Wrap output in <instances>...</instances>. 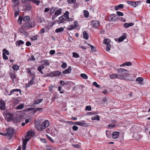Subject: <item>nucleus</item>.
<instances>
[{
  "label": "nucleus",
  "mask_w": 150,
  "mask_h": 150,
  "mask_svg": "<svg viewBox=\"0 0 150 150\" xmlns=\"http://www.w3.org/2000/svg\"><path fill=\"white\" fill-rule=\"evenodd\" d=\"M13 133V129L9 128L7 129L6 132L5 133V136L10 139L12 137Z\"/></svg>",
  "instance_id": "f257e3e1"
},
{
  "label": "nucleus",
  "mask_w": 150,
  "mask_h": 150,
  "mask_svg": "<svg viewBox=\"0 0 150 150\" xmlns=\"http://www.w3.org/2000/svg\"><path fill=\"white\" fill-rule=\"evenodd\" d=\"M50 122L48 120H46L43 122L40 125V129L42 131L49 126Z\"/></svg>",
  "instance_id": "f03ea898"
},
{
  "label": "nucleus",
  "mask_w": 150,
  "mask_h": 150,
  "mask_svg": "<svg viewBox=\"0 0 150 150\" xmlns=\"http://www.w3.org/2000/svg\"><path fill=\"white\" fill-rule=\"evenodd\" d=\"M61 74V72L59 71H54L49 74H47V75L46 76H57L60 75Z\"/></svg>",
  "instance_id": "7ed1b4c3"
},
{
  "label": "nucleus",
  "mask_w": 150,
  "mask_h": 150,
  "mask_svg": "<svg viewBox=\"0 0 150 150\" xmlns=\"http://www.w3.org/2000/svg\"><path fill=\"white\" fill-rule=\"evenodd\" d=\"M118 18V17L117 15L115 14H113L109 17V20L110 21H114L117 20Z\"/></svg>",
  "instance_id": "20e7f679"
},
{
  "label": "nucleus",
  "mask_w": 150,
  "mask_h": 150,
  "mask_svg": "<svg viewBox=\"0 0 150 150\" xmlns=\"http://www.w3.org/2000/svg\"><path fill=\"white\" fill-rule=\"evenodd\" d=\"M35 77H33L32 79L26 85V87H29L30 86L32 85H35V82L34 81V80L35 79Z\"/></svg>",
  "instance_id": "39448f33"
},
{
  "label": "nucleus",
  "mask_w": 150,
  "mask_h": 150,
  "mask_svg": "<svg viewBox=\"0 0 150 150\" xmlns=\"http://www.w3.org/2000/svg\"><path fill=\"white\" fill-rule=\"evenodd\" d=\"M117 72L119 74H125L127 73V70L122 68H120L118 69Z\"/></svg>",
  "instance_id": "423d86ee"
},
{
  "label": "nucleus",
  "mask_w": 150,
  "mask_h": 150,
  "mask_svg": "<svg viewBox=\"0 0 150 150\" xmlns=\"http://www.w3.org/2000/svg\"><path fill=\"white\" fill-rule=\"evenodd\" d=\"M99 25V23L98 21H94L92 22V25L95 28H97Z\"/></svg>",
  "instance_id": "0eeeda50"
},
{
  "label": "nucleus",
  "mask_w": 150,
  "mask_h": 150,
  "mask_svg": "<svg viewBox=\"0 0 150 150\" xmlns=\"http://www.w3.org/2000/svg\"><path fill=\"white\" fill-rule=\"evenodd\" d=\"M5 103L2 100H0V109L1 110H4L5 108Z\"/></svg>",
  "instance_id": "6e6552de"
},
{
  "label": "nucleus",
  "mask_w": 150,
  "mask_h": 150,
  "mask_svg": "<svg viewBox=\"0 0 150 150\" xmlns=\"http://www.w3.org/2000/svg\"><path fill=\"white\" fill-rule=\"evenodd\" d=\"M59 19L60 20H64L65 21H71V19L67 18V17H66L65 16H62L61 17L59 18Z\"/></svg>",
  "instance_id": "1a4fd4ad"
},
{
  "label": "nucleus",
  "mask_w": 150,
  "mask_h": 150,
  "mask_svg": "<svg viewBox=\"0 0 150 150\" xmlns=\"http://www.w3.org/2000/svg\"><path fill=\"white\" fill-rule=\"evenodd\" d=\"M33 132L30 131H28L27 133V135L25 137L30 138V139L31 137L33 135Z\"/></svg>",
  "instance_id": "9d476101"
},
{
  "label": "nucleus",
  "mask_w": 150,
  "mask_h": 150,
  "mask_svg": "<svg viewBox=\"0 0 150 150\" xmlns=\"http://www.w3.org/2000/svg\"><path fill=\"white\" fill-rule=\"evenodd\" d=\"M9 74L12 81L14 82V79L16 77L15 73L13 72H10Z\"/></svg>",
  "instance_id": "9b49d317"
},
{
  "label": "nucleus",
  "mask_w": 150,
  "mask_h": 150,
  "mask_svg": "<svg viewBox=\"0 0 150 150\" xmlns=\"http://www.w3.org/2000/svg\"><path fill=\"white\" fill-rule=\"evenodd\" d=\"M62 13V9L61 8H59L55 11L54 14L57 16L58 15L61 14Z\"/></svg>",
  "instance_id": "f8f14e48"
},
{
  "label": "nucleus",
  "mask_w": 150,
  "mask_h": 150,
  "mask_svg": "<svg viewBox=\"0 0 150 150\" xmlns=\"http://www.w3.org/2000/svg\"><path fill=\"white\" fill-rule=\"evenodd\" d=\"M41 63L44 65L47 66L49 65L50 64L49 61L47 59L43 60L41 62Z\"/></svg>",
  "instance_id": "ddd939ff"
},
{
  "label": "nucleus",
  "mask_w": 150,
  "mask_h": 150,
  "mask_svg": "<svg viewBox=\"0 0 150 150\" xmlns=\"http://www.w3.org/2000/svg\"><path fill=\"white\" fill-rule=\"evenodd\" d=\"M119 135V132H114L112 134V137L113 138L116 139L118 137Z\"/></svg>",
  "instance_id": "4468645a"
},
{
  "label": "nucleus",
  "mask_w": 150,
  "mask_h": 150,
  "mask_svg": "<svg viewBox=\"0 0 150 150\" xmlns=\"http://www.w3.org/2000/svg\"><path fill=\"white\" fill-rule=\"evenodd\" d=\"M134 24L133 23H125L124 24L123 26L125 28H128L130 26L133 25Z\"/></svg>",
  "instance_id": "2eb2a0df"
},
{
  "label": "nucleus",
  "mask_w": 150,
  "mask_h": 150,
  "mask_svg": "<svg viewBox=\"0 0 150 150\" xmlns=\"http://www.w3.org/2000/svg\"><path fill=\"white\" fill-rule=\"evenodd\" d=\"M71 67L69 66L67 69H66L63 71V73L64 74L69 73L71 72Z\"/></svg>",
  "instance_id": "dca6fc26"
},
{
  "label": "nucleus",
  "mask_w": 150,
  "mask_h": 150,
  "mask_svg": "<svg viewBox=\"0 0 150 150\" xmlns=\"http://www.w3.org/2000/svg\"><path fill=\"white\" fill-rule=\"evenodd\" d=\"M15 92H19L20 93H21V90L19 89H14L12 90L10 92V93L8 94V95L10 96L12 94V93Z\"/></svg>",
  "instance_id": "f3484780"
},
{
  "label": "nucleus",
  "mask_w": 150,
  "mask_h": 150,
  "mask_svg": "<svg viewBox=\"0 0 150 150\" xmlns=\"http://www.w3.org/2000/svg\"><path fill=\"white\" fill-rule=\"evenodd\" d=\"M33 23L30 21L27 23L26 24V27L28 28H32L33 27Z\"/></svg>",
  "instance_id": "a211bd4d"
},
{
  "label": "nucleus",
  "mask_w": 150,
  "mask_h": 150,
  "mask_svg": "<svg viewBox=\"0 0 150 150\" xmlns=\"http://www.w3.org/2000/svg\"><path fill=\"white\" fill-rule=\"evenodd\" d=\"M24 43V42L21 40H18L16 42V45L18 47L20 46L21 45L23 44Z\"/></svg>",
  "instance_id": "6ab92c4d"
},
{
  "label": "nucleus",
  "mask_w": 150,
  "mask_h": 150,
  "mask_svg": "<svg viewBox=\"0 0 150 150\" xmlns=\"http://www.w3.org/2000/svg\"><path fill=\"white\" fill-rule=\"evenodd\" d=\"M91 120H100L99 117L98 115H96L93 116L91 117Z\"/></svg>",
  "instance_id": "aec40b11"
},
{
  "label": "nucleus",
  "mask_w": 150,
  "mask_h": 150,
  "mask_svg": "<svg viewBox=\"0 0 150 150\" xmlns=\"http://www.w3.org/2000/svg\"><path fill=\"white\" fill-rule=\"evenodd\" d=\"M83 38L86 40H88V34L86 31H84L83 33Z\"/></svg>",
  "instance_id": "412c9836"
},
{
  "label": "nucleus",
  "mask_w": 150,
  "mask_h": 150,
  "mask_svg": "<svg viewBox=\"0 0 150 150\" xmlns=\"http://www.w3.org/2000/svg\"><path fill=\"white\" fill-rule=\"evenodd\" d=\"M136 81H138V83L140 84H142L143 82V79L142 78L139 77H138L136 79Z\"/></svg>",
  "instance_id": "4be33fe9"
},
{
  "label": "nucleus",
  "mask_w": 150,
  "mask_h": 150,
  "mask_svg": "<svg viewBox=\"0 0 150 150\" xmlns=\"http://www.w3.org/2000/svg\"><path fill=\"white\" fill-rule=\"evenodd\" d=\"M70 83V82H64L63 81H60V83L61 84V85L62 86H63L64 85H67L68 84H69Z\"/></svg>",
  "instance_id": "5701e85b"
},
{
  "label": "nucleus",
  "mask_w": 150,
  "mask_h": 150,
  "mask_svg": "<svg viewBox=\"0 0 150 150\" xmlns=\"http://www.w3.org/2000/svg\"><path fill=\"white\" fill-rule=\"evenodd\" d=\"M82 88L78 86H75L72 89V91H76L80 89H81Z\"/></svg>",
  "instance_id": "b1692460"
},
{
  "label": "nucleus",
  "mask_w": 150,
  "mask_h": 150,
  "mask_svg": "<svg viewBox=\"0 0 150 150\" xmlns=\"http://www.w3.org/2000/svg\"><path fill=\"white\" fill-rule=\"evenodd\" d=\"M64 30V28L63 27H61L59 28H57L55 32L56 33H59L63 31Z\"/></svg>",
  "instance_id": "393cba45"
},
{
  "label": "nucleus",
  "mask_w": 150,
  "mask_h": 150,
  "mask_svg": "<svg viewBox=\"0 0 150 150\" xmlns=\"http://www.w3.org/2000/svg\"><path fill=\"white\" fill-rule=\"evenodd\" d=\"M45 68V66L43 64H42L39 66L37 68L38 71L41 70Z\"/></svg>",
  "instance_id": "a878e982"
},
{
  "label": "nucleus",
  "mask_w": 150,
  "mask_h": 150,
  "mask_svg": "<svg viewBox=\"0 0 150 150\" xmlns=\"http://www.w3.org/2000/svg\"><path fill=\"white\" fill-rule=\"evenodd\" d=\"M24 105L22 104H21L19 105L16 107L15 109L16 110H20L22 109L24 107Z\"/></svg>",
  "instance_id": "bb28decb"
},
{
  "label": "nucleus",
  "mask_w": 150,
  "mask_h": 150,
  "mask_svg": "<svg viewBox=\"0 0 150 150\" xmlns=\"http://www.w3.org/2000/svg\"><path fill=\"white\" fill-rule=\"evenodd\" d=\"M42 100V99H41L35 100L33 104H38L40 103Z\"/></svg>",
  "instance_id": "cd10ccee"
},
{
  "label": "nucleus",
  "mask_w": 150,
  "mask_h": 150,
  "mask_svg": "<svg viewBox=\"0 0 150 150\" xmlns=\"http://www.w3.org/2000/svg\"><path fill=\"white\" fill-rule=\"evenodd\" d=\"M110 77L111 79H115L118 77V75L117 74H110Z\"/></svg>",
  "instance_id": "c85d7f7f"
},
{
  "label": "nucleus",
  "mask_w": 150,
  "mask_h": 150,
  "mask_svg": "<svg viewBox=\"0 0 150 150\" xmlns=\"http://www.w3.org/2000/svg\"><path fill=\"white\" fill-rule=\"evenodd\" d=\"M126 38V35H124L123 36L120 37L118 39L119 42H121L124 39Z\"/></svg>",
  "instance_id": "c756f323"
},
{
  "label": "nucleus",
  "mask_w": 150,
  "mask_h": 150,
  "mask_svg": "<svg viewBox=\"0 0 150 150\" xmlns=\"http://www.w3.org/2000/svg\"><path fill=\"white\" fill-rule=\"evenodd\" d=\"M77 25L75 24L74 25H71L69 26V30H71L75 28Z\"/></svg>",
  "instance_id": "7c9ffc66"
},
{
  "label": "nucleus",
  "mask_w": 150,
  "mask_h": 150,
  "mask_svg": "<svg viewBox=\"0 0 150 150\" xmlns=\"http://www.w3.org/2000/svg\"><path fill=\"white\" fill-rule=\"evenodd\" d=\"M42 108H31L30 110H33L34 109L35 110L34 111V113H35L38 111H40L42 110Z\"/></svg>",
  "instance_id": "2f4dec72"
},
{
  "label": "nucleus",
  "mask_w": 150,
  "mask_h": 150,
  "mask_svg": "<svg viewBox=\"0 0 150 150\" xmlns=\"http://www.w3.org/2000/svg\"><path fill=\"white\" fill-rule=\"evenodd\" d=\"M110 40L109 39H105L103 41V43L107 45L108 44H110Z\"/></svg>",
  "instance_id": "473e14b6"
},
{
  "label": "nucleus",
  "mask_w": 150,
  "mask_h": 150,
  "mask_svg": "<svg viewBox=\"0 0 150 150\" xmlns=\"http://www.w3.org/2000/svg\"><path fill=\"white\" fill-rule=\"evenodd\" d=\"M25 139L23 140V143L26 144L28 142L30 139V138L25 137Z\"/></svg>",
  "instance_id": "72a5a7b5"
},
{
  "label": "nucleus",
  "mask_w": 150,
  "mask_h": 150,
  "mask_svg": "<svg viewBox=\"0 0 150 150\" xmlns=\"http://www.w3.org/2000/svg\"><path fill=\"white\" fill-rule=\"evenodd\" d=\"M80 76L81 77L84 79H87L88 78L87 76L85 74H81Z\"/></svg>",
  "instance_id": "f704fd0d"
},
{
  "label": "nucleus",
  "mask_w": 150,
  "mask_h": 150,
  "mask_svg": "<svg viewBox=\"0 0 150 150\" xmlns=\"http://www.w3.org/2000/svg\"><path fill=\"white\" fill-rule=\"evenodd\" d=\"M12 68L15 70H17L19 69V67L18 66L16 65H14L12 66Z\"/></svg>",
  "instance_id": "c9c22d12"
},
{
  "label": "nucleus",
  "mask_w": 150,
  "mask_h": 150,
  "mask_svg": "<svg viewBox=\"0 0 150 150\" xmlns=\"http://www.w3.org/2000/svg\"><path fill=\"white\" fill-rule=\"evenodd\" d=\"M84 15L86 17H88L89 16V13L86 10L83 11Z\"/></svg>",
  "instance_id": "e433bc0d"
},
{
  "label": "nucleus",
  "mask_w": 150,
  "mask_h": 150,
  "mask_svg": "<svg viewBox=\"0 0 150 150\" xmlns=\"http://www.w3.org/2000/svg\"><path fill=\"white\" fill-rule=\"evenodd\" d=\"M106 50L107 51H108L110 50L111 48V45L110 44H108L107 45H106Z\"/></svg>",
  "instance_id": "4c0bfd02"
},
{
  "label": "nucleus",
  "mask_w": 150,
  "mask_h": 150,
  "mask_svg": "<svg viewBox=\"0 0 150 150\" xmlns=\"http://www.w3.org/2000/svg\"><path fill=\"white\" fill-rule=\"evenodd\" d=\"M40 125L39 123H36L35 125V127L37 129L40 131Z\"/></svg>",
  "instance_id": "58836bf2"
},
{
  "label": "nucleus",
  "mask_w": 150,
  "mask_h": 150,
  "mask_svg": "<svg viewBox=\"0 0 150 150\" xmlns=\"http://www.w3.org/2000/svg\"><path fill=\"white\" fill-rule=\"evenodd\" d=\"M30 60L33 61H35V59L33 56L32 55L31 57L29 58L28 61Z\"/></svg>",
  "instance_id": "ea45409f"
},
{
  "label": "nucleus",
  "mask_w": 150,
  "mask_h": 150,
  "mask_svg": "<svg viewBox=\"0 0 150 150\" xmlns=\"http://www.w3.org/2000/svg\"><path fill=\"white\" fill-rule=\"evenodd\" d=\"M32 2L35 4L37 5H38L40 3V1H38L37 0H33Z\"/></svg>",
  "instance_id": "a19ab883"
},
{
  "label": "nucleus",
  "mask_w": 150,
  "mask_h": 150,
  "mask_svg": "<svg viewBox=\"0 0 150 150\" xmlns=\"http://www.w3.org/2000/svg\"><path fill=\"white\" fill-rule=\"evenodd\" d=\"M13 101L14 105H16L19 102V100L16 98H14Z\"/></svg>",
  "instance_id": "79ce46f5"
},
{
  "label": "nucleus",
  "mask_w": 150,
  "mask_h": 150,
  "mask_svg": "<svg viewBox=\"0 0 150 150\" xmlns=\"http://www.w3.org/2000/svg\"><path fill=\"white\" fill-rule=\"evenodd\" d=\"M115 125L110 124L108 125V127L109 129H111L115 127Z\"/></svg>",
  "instance_id": "37998d69"
},
{
  "label": "nucleus",
  "mask_w": 150,
  "mask_h": 150,
  "mask_svg": "<svg viewBox=\"0 0 150 150\" xmlns=\"http://www.w3.org/2000/svg\"><path fill=\"white\" fill-rule=\"evenodd\" d=\"M76 2V0H68L67 2L69 4H74Z\"/></svg>",
  "instance_id": "c03bdc74"
},
{
  "label": "nucleus",
  "mask_w": 150,
  "mask_h": 150,
  "mask_svg": "<svg viewBox=\"0 0 150 150\" xmlns=\"http://www.w3.org/2000/svg\"><path fill=\"white\" fill-rule=\"evenodd\" d=\"M46 136L47 137V138L51 142H52V143L54 142V140L52 139V138L50 137L47 134L46 135Z\"/></svg>",
  "instance_id": "a18cd8bd"
},
{
  "label": "nucleus",
  "mask_w": 150,
  "mask_h": 150,
  "mask_svg": "<svg viewBox=\"0 0 150 150\" xmlns=\"http://www.w3.org/2000/svg\"><path fill=\"white\" fill-rule=\"evenodd\" d=\"M3 54H6L7 55H9V52L8 50L4 49L3 50Z\"/></svg>",
  "instance_id": "49530a36"
},
{
  "label": "nucleus",
  "mask_w": 150,
  "mask_h": 150,
  "mask_svg": "<svg viewBox=\"0 0 150 150\" xmlns=\"http://www.w3.org/2000/svg\"><path fill=\"white\" fill-rule=\"evenodd\" d=\"M73 57H74L75 58H77L79 57V55L76 53V52H73Z\"/></svg>",
  "instance_id": "de8ad7c7"
},
{
  "label": "nucleus",
  "mask_w": 150,
  "mask_h": 150,
  "mask_svg": "<svg viewBox=\"0 0 150 150\" xmlns=\"http://www.w3.org/2000/svg\"><path fill=\"white\" fill-rule=\"evenodd\" d=\"M22 19L21 16H20L18 20V22L19 24H21L22 23Z\"/></svg>",
  "instance_id": "09e8293b"
},
{
  "label": "nucleus",
  "mask_w": 150,
  "mask_h": 150,
  "mask_svg": "<svg viewBox=\"0 0 150 150\" xmlns=\"http://www.w3.org/2000/svg\"><path fill=\"white\" fill-rule=\"evenodd\" d=\"M23 19L24 21H27L30 20V17L28 16H25L24 18Z\"/></svg>",
  "instance_id": "8fccbe9b"
},
{
  "label": "nucleus",
  "mask_w": 150,
  "mask_h": 150,
  "mask_svg": "<svg viewBox=\"0 0 150 150\" xmlns=\"http://www.w3.org/2000/svg\"><path fill=\"white\" fill-rule=\"evenodd\" d=\"M116 13L117 15L119 16H122L124 15L123 13L119 11H117Z\"/></svg>",
  "instance_id": "3c124183"
},
{
  "label": "nucleus",
  "mask_w": 150,
  "mask_h": 150,
  "mask_svg": "<svg viewBox=\"0 0 150 150\" xmlns=\"http://www.w3.org/2000/svg\"><path fill=\"white\" fill-rule=\"evenodd\" d=\"M85 110H86L90 111L91 110V107L90 105L87 106L86 107Z\"/></svg>",
  "instance_id": "603ef678"
},
{
  "label": "nucleus",
  "mask_w": 150,
  "mask_h": 150,
  "mask_svg": "<svg viewBox=\"0 0 150 150\" xmlns=\"http://www.w3.org/2000/svg\"><path fill=\"white\" fill-rule=\"evenodd\" d=\"M124 64L127 66H129L131 65L132 64L130 62H126L124 63Z\"/></svg>",
  "instance_id": "864d4df0"
},
{
  "label": "nucleus",
  "mask_w": 150,
  "mask_h": 150,
  "mask_svg": "<svg viewBox=\"0 0 150 150\" xmlns=\"http://www.w3.org/2000/svg\"><path fill=\"white\" fill-rule=\"evenodd\" d=\"M67 64L66 63L63 62V64L61 65V67L64 69H65L67 67Z\"/></svg>",
  "instance_id": "5fc2aeb1"
},
{
  "label": "nucleus",
  "mask_w": 150,
  "mask_h": 150,
  "mask_svg": "<svg viewBox=\"0 0 150 150\" xmlns=\"http://www.w3.org/2000/svg\"><path fill=\"white\" fill-rule=\"evenodd\" d=\"M55 10L54 7H52L51 8L50 10V13L51 14L53 13L54 11Z\"/></svg>",
  "instance_id": "6e6d98bb"
},
{
  "label": "nucleus",
  "mask_w": 150,
  "mask_h": 150,
  "mask_svg": "<svg viewBox=\"0 0 150 150\" xmlns=\"http://www.w3.org/2000/svg\"><path fill=\"white\" fill-rule=\"evenodd\" d=\"M93 85L94 86H95L96 88H99L100 87V86L98 85L97 83L95 81L93 83Z\"/></svg>",
  "instance_id": "4d7b16f0"
},
{
  "label": "nucleus",
  "mask_w": 150,
  "mask_h": 150,
  "mask_svg": "<svg viewBox=\"0 0 150 150\" xmlns=\"http://www.w3.org/2000/svg\"><path fill=\"white\" fill-rule=\"evenodd\" d=\"M19 11H16L14 13V16L15 17H16L18 16L19 15Z\"/></svg>",
  "instance_id": "13d9d810"
},
{
  "label": "nucleus",
  "mask_w": 150,
  "mask_h": 150,
  "mask_svg": "<svg viewBox=\"0 0 150 150\" xmlns=\"http://www.w3.org/2000/svg\"><path fill=\"white\" fill-rule=\"evenodd\" d=\"M78 127L76 125H74L72 127V129L74 131H76L78 129Z\"/></svg>",
  "instance_id": "bf43d9fd"
},
{
  "label": "nucleus",
  "mask_w": 150,
  "mask_h": 150,
  "mask_svg": "<svg viewBox=\"0 0 150 150\" xmlns=\"http://www.w3.org/2000/svg\"><path fill=\"white\" fill-rule=\"evenodd\" d=\"M55 52V51L54 50H52L50 51L49 52V54L50 55H53L54 54Z\"/></svg>",
  "instance_id": "052dcab7"
},
{
  "label": "nucleus",
  "mask_w": 150,
  "mask_h": 150,
  "mask_svg": "<svg viewBox=\"0 0 150 150\" xmlns=\"http://www.w3.org/2000/svg\"><path fill=\"white\" fill-rule=\"evenodd\" d=\"M82 126H83L86 127H88L89 126V125L86 123L82 122Z\"/></svg>",
  "instance_id": "680f3d73"
},
{
  "label": "nucleus",
  "mask_w": 150,
  "mask_h": 150,
  "mask_svg": "<svg viewBox=\"0 0 150 150\" xmlns=\"http://www.w3.org/2000/svg\"><path fill=\"white\" fill-rule=\"evenodd\" d=\"M91 51L92 52H93V51H96V49L92 45L91 46Z\"/></svg>",
  "instance_id": "e2e57ef3"
},
{
  "label": "nucleus",
  "mask_w": 150,
  "mask_h": 150,
  "mask_svg": "<svg viewBox=\"0 0 150 150\" xmlns=\"http://www.w3.org/2000/svg\"><path fill=\"white\" fill-rule=\"evenodd\" d=\"M118 76L119 77H118L120 79H124L125 78V76H123V75H119Z\"/></svg>",
  "instance_id": "0e129e2a"
},
{
  "label": "nucleus",
  "mask_w": 150,
  "mask_h": 150,
  "mask_svg": "<svg viewBox=\"0 0 150 150\" xmlns=\"http://www.w3.org/2000/svg\"><path fill=\"white\" fill-rule=\"evenodd\" d=\"M64 15L66 17H67V18H69V12L68 11H66V12L64 13Z\"/></svg>",
  "instance_id": "69168bd1"
},
{
  "label": "nucleus",
  "mask_w": 150,
  "mask_h": 150,
  "mask_svg": "<svg viewBox=\"0 0 150 150\" xmlns=\"http://www.w3.org/2000/svg\"><path fill=\"white\" fill-rule=\"evenodd\" d=\"M37 39V35L33 36L31 38V40H36Z\"/></svg>",
  "instance_id": "338daca9"
},
{
  "label": "nucleus",
  "mask_w": 150,
  "mask_h": 150,
  "mask_svg": "<svg viewBox=\"0 0 150 150\" xmlns=\"http://www.w3.org/2000/svg\"><path fill=\"white\" fill-rule=\"evenodd\" d=\"M26 144L23 143L22 150H25L26 149Z\"/></svg>",
  "instance_id": "774afa93"
}]
</instances>
